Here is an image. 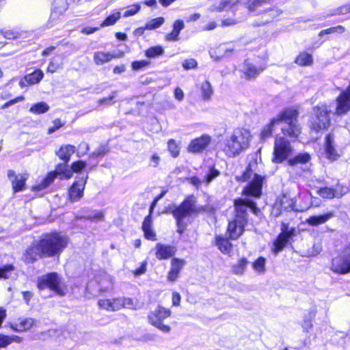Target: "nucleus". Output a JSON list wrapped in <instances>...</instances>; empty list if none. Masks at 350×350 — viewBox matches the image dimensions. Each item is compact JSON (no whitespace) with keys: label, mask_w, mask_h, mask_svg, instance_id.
<instances>
[{"label":"nucleus","mask_w":350,"mask_h":350,"mask_svg":"<svg viewBox=\"0 0 350 350\" xmlns=\"http://www.w3.org/2000/svg\"><path fill=\"white\" fill-rule=\"evenodd\" d=\"M53 126L51 127H49L48 129V133L52 134L55 131H56L59 128L62 127L64 126V123L62 122V121L59 119H55L53 121Z\"/></svg>","instance_id":"51"},{"label":"nucleus","mask_w":350,"mask_h":350,"mask_svg":"<svg viewBox=\"0 0 350 350\" xmlns=\"http://www.w3.org/2000/svg\"><path fill=\"white\" fill-rule=\"evenodd\" d=\"M144 232L145 238L151 240V241H155L157 239L156 238V234L152 230V228L143 230Z\"/></svg>","instance_id":"57"},{"label":"nucleus","mask_w":350,"mask_h":350,"mask_svg":"<svg viewBox=\"0 0 350 350\" xmlns=\"http://www.w3.org/2000/svg\"><path fill=\"white\" fill-rule=\"evenodd\" d=\"M325 150L326 157L331 161L337 160L341 154L336 148V142L332 133H329L325 137Z\"/></svg>","instance_id":"13"},{"label":"nucleus","mask_w":350,"mask_h":350,"mask_svg":"<svg viewBox=\"0 0 350 350\" xmlns=\"http://www.w3.org/2000/svg\"><path fill=\"white\" fill-rule=\"evenodd\" d=\"M107 152V150L105 147H100L92 152V156L99 157L105 155Z\"/></svg>","instance_id":"59"},{"label":"nucleus","mask_w":350,"mask_h":350,"mask_svg":"<svg viewBox=\"0 0 350 350\" xmlns=\"http://www.w3.org/2000/svg\"><path fill=\"white\" fill-rule=\"evenodd\" d=\"M312 62V56L306 52L301 53L295 60V63L301 66H310Z\"/></svg>","instance_id":"34"},{"label":"nucleus","mask_w":350,"mask_h":350,"mask_svg":"<svg viewBox=\"0 0 350 350\" xmlns=\"http://www.w3.org/2000/svg\"><path fill=\"white\" fill-rule=\"evenodd\" d=\"M67 163L64 162L57 165L55 172H50L40 184L33 186L32 189L35 191L44 189L53 183L57 176L62 180L70 179L72 177V170L68 167Z\"/></svg>","instance_id":"8"},{"label":"nucleus","mask_w":350,"mask_h":350,"mask_svg":"<svg viewBox=\"0 0 350 350\" xmlns=\"http://www.w3.org/2000/svg\"><path fill=\"white\" fill-rule=\"evenodd\" d=\"M160 161V157L157 154H154L150 158V165L153 167L158 166Z\"/></svg>","instance_id":"61"},{"label":"nucleus","mask_w":350,"mask_h":350,"mask_svg":"<svg viewBox=\"0 0 350 350\" xmlns=\"http://www.w3.org/2000/svg\"><path fill=\"white\" fill-rule=\"evenodd\" d=\"M152 228V219L150 214L146 216L142 223V230H148Z\"/></svg>","instance_id":"53"},{"label":"nucleus","mask_w":350,"mask_h":350,"mask_svg":"<svg viewBox=\"0 0 350 350\" xmlns=\"http://www.w3.org/2000/svg\"><path fill=\"white\" fill-rule=\"evenodd\" d=\"M23 338L20 336L12 335L6 336L0 334V347H6L12 342L21 343Z\"/></svg>","instance_id":"31"},{"label":"nucleus","mask_w":350,"mask_h":350,"mask_svg":"<svg viewBox=\"0 0 350 350\" xmlns=\"http://www.w3.org/2000/svg\"><path fill=\"white\" fill-rule=\"evenodd\" d=\"M239 21L235 20V19H233V18H225L224 20H222L221 21V25L223 27L224 26H230V25H234L235 24H237Z\"/></svg>","instance_id":"62"},{"label":"nucleus","mask_w":350,"mask_h":350,"mask_svg":"<svg viewBox=\"0 0 350 350\" xmlns=\"http://www.w3.org/2000/svg\"><path fill=\"white\" fill-rule=\"evenodd\" d=\"M282 232H285V236L288 239H291L293 237H294L295 235V229L292 228L290 230H288V226L284 224L282 226Z\"/></svg>","instance_id":"54"},{"label":"nucleus","mask_w":350,"mask_h":350,"mask_svg":"<svg viewBox=\"0 0 350 350\" xmlns=\"http://www.w3.org/2000/svg\"><path fill=\"white\" fill-rule=\"evenodd\" d=\"M115 56L109 53L96 52L94 55V61L96 64L101 65L111 61Z\"/></svg>","instance_id":"33"},{"label":"nucleus","mask_w":350,"mask_h":350,"mask_svg":"<svg viewBox=\"0 0 350 350\" xmlns=\"http://www.w3.org/2000/svg\"><path fill=\"white\" fill-rule=\"evenodd\" d=\"M146 265H147L146 262H143L142 264L141 265L140 267L137 269L135 271L134 274L135 275H140L144 273L146 271Z\"/></svg>","instance_id":"60"},{"label":"nucleus","mask_w":350,"mask_h":350,"mask_svg":"<svg viewBox=\"0 0 350 350\" xmlns=\"http://www.w3.org/2000/svg\"><path fill=\"white\" fill-rule=\"evenodd\" d=\"M164 53L163 49L160 46L150 47L146 51V56L149 58H154L156 57L163 55Z\"/></svg>","instance_id":"38"},{"label":"nucleus","mask_w":350,"mask_h":350,"mask_svg":"<svg viewBox=\"0 0 350 350\" xmlns=\"http://www.w3.org/2000/svg\"><path fill=\"white\" fill-rule=\"evenodd\" d=\"M49 109V106L44 102L38 103L31 106L29 111L35 114H42L47 112Z\"/></svg>","instance_id":"37"},{"label":"nucleus","mask_w":350,"mask_h":350,"mask_svg":"<svg viewBox=\"0 0 350 350\" xmlns=\"http://www.w3.org/2000/svg\"><path fill=\"white\" fill-rule=\"evenodd\" d=\"M34 324V321L31 318L19 319L17 321L10 323V327L15 332H25L30 329Z\"/></svg>","instance_id":"22"},{"label":"nucleus","mask_w":350,"mask_h":350,"mask_svg":"<svg viewBox=\"0 0 350 350\" xmlns=\"http://www.w3.org/2000/svg\"><path fill=\"white\" fill-rule=\"evenodd\" d=\"M120 18V12H118L111 14L102 23L101 26H109L116 23V22Z\"/></svg>","instance_id":"43"},{"label":"nucleus","mask_w":350,"mask_h":350,"mask_svg":"<svg viewBox=\"0 0 350 350\" xmlns=\"http://www.w3.org/2000/svg\"><path fill=\"white\" fill-rule=\"evenodd\" d=\"M233 52L232 49L226 47V46H219L215 49H211L209 51L210 56L215 61H219L225 57L230 56Z\"/></svg>","instance_id":"23"},{"label":"nucleus","mask_w":350,"mask_h":350,"mask_svg":"<svg viewBox=\"0 0 350 350\" xmlns=\"http://www.w3.org/2000/svg\"><path fill=\"white\" fill-rule=\"evenodd\" d=\"M333 212H328L321 215H312L309 217L306 222L312 226H317L326 223L328 220L334 217Z\"/></svg>","instance_id":"24"},{"label":"nucleus","mask_w":350,"mask_h":350,"mask_svg":"<svg viewBox=\"0 0 350 350\" xmlns=\"http://www.w3.org/2000/svg\"><path fill=\"white\" fill-rule=\"evenodd\" d=\"M80 219H86L90 221H103L104 219V215L102 212H96L86 216H81Z\"/></svg>","instance_id":"45"},{"label":"nucleus","mask_w":350,"mask_h":350,"mask_svg":"<svg viewBox=\"0 0 350 350\" xmlns=\"http://www.w3.org/2000/svg\"><path fill=\"white\" fill-rule=\"evenodd\" d=\"M86 166V163L83 161H78L77 162H74L71 165L70 170H72V174L73 172H79L81 170H83Z\"/></svg>","instance_id":"48"},{"label":"nucleus","mask_w":350,"mask_h":350,"mask_svg":"<svg viewBox=\"0 0 350 350\" xmlns=\"http://www.w3.org/2000/svg\"><path fill=\"white\" fill-rule=\"evenodd\" d=\"M248 208H250L255 214L260 211L254 202L244 200L234 201V218L229 221L227 229V233L230 239L237 240L243 234L245 226L247 223Z\"/></svg>","instance_id":"2"},{"label":"nucleus","mask_w":350,"mask_h":350,"mask_svg":"<svg viewBox=\"0 0 350 350\" xmlns=\"http://www.w3.org/2000/svg\"><path fill=\"white\" fill-rule=\"evenodd\" d=\"M184 92L180 88H176L174 91V97L176 99L181 101L184 98Z\"/></svg>","instance_id":"58"},{"label":"nucleus","mask_w":350,"mask_h":350,"mask_svg":"<svg viewBox=\"0 0 350 350\" xmlns=\"http://www.w3.org/2000/svg\"><path fill=\"white\" fill-rule=\"evenodd\" d=\"M297 113L293 109H286L273 118L270 123L266 125L262 130L260 138L266 140L272 135L274 127L280 123H284L282 127L284 134L288 135L292 137H297L301 133V129L297 124Z\"/></svg>","instance_id":"1"},{"label":"nucleus","mask_w":350,"mask_h":350,"mask_svg":"<svg viewBox=\"0 0 350 350\" xmlns=\"http://www.w3.org/2000/svg\"><path fill=\"white\" fill-rule=\"evenodd\" d=\"M252 164H249L246 170L240 176H236V180L239 182H245L250 180V183L245 187L243 193L245 195H250L256 198L260 196L262 193V186L263 177L254 173L252 168Z\"/></svg>","instance_id":"6"},{"label":"nucleus","mask_w":350,"mask_h":350,"mask_svg":"<svg viewBox=\"0 0 350 350\" xmlns=\"http://www.w3.org/2000/svg\"><path fill=\"white\" fill-rule=\"evenodd\" d=\"M185 27L184 22L181 20H177L173 25V30L170 33L165 36V39L168 41H176L178 40L180 31Z\"/></svg>","instance_id":"28"},{"label":"nucleus","mask_w":350,"mask_h":350,"mask_svg":"<svg viewBox=\"0 0 350 350\" xmlns=\"http://www.w3.org/2000/svg\"><path fill=\"white\" fill-rule=\"evenodd\" d=\"M247 258L243 257L240 258L237 263L232 265V271L235 275H243L248 265Z\"/></svg>","instance_id":"32"},{"label":"nucleus","mask_w":350,"mask_h":350,"mask_svg":"<svg viewBox=\"0 0 350 350\" xmlns=\"http://www.w3.org/2000/svg\"><path fill=\"white\" fill-rule=\"evenodd\" d=\"M336 33V27H330L327 29L321 31L319 36L320 37H322L323 36H324L325 34H331V33Z\"/></svg>","instance_id":"64"},{"label":"nucleus","mask_w":350,"mask_h":350,"mask_svg":"<svg viewBox=\"0 0 350 350\" xmlns=\"http://www.w3.org/2000/svg\"><path fill=\"white\" fill-rule=\"evenodd\" d=\"M350 12L349 6L347 4L343 5L339 8H338L334 13L332 14V15H336V14H345L347 13Z\"/></svg>","instance_id":"55"},{"label":"nucleus","mask_w":350,"mask_h":350,"mask_svg":"<svg viewBox=\"0 0 350 350\" xmlns=\"http://www.w3.org/2000/svg\"><path fill=\"white\" fill-rule=\"evenodd\" d=\"M88 178V176L81 178L75 181L70 187L69 189V197L72 202L78 201L82 198Z\"/></svg>","instance_id":"14"},{"label":"nucleus","mask_w":350,"mask_h":350,"mask_svg":"<svg viewBox=\"0 0 350 350\" xmlns=\"http://www.w3.org/2000/svg\"><path fill=\"white\" fill-rule=\"evenodd\" d=\"M219 174L220 172L219 170L211 167H209L207 174L204 177L202 180L200 179L197 176H192L189 180L191 185L198 189L203 183H205L206 185H208L213 179L219 175Z\"/></svg>","instance_id":"16"},{"label":"nucleus","mask_w":350,"mask_h":350,"mask_svg":"<svg viewBox=\"0 0 350 350\" xmlns=\"http://www.w3.org/2000/svg\"><path fill=\"white\" fill-rule=\"evenodd\" d=\"M8 176L12 183V189L14 192L23 190L27 178V174H16L14 171L9 170L8 172Z\"/></svg>","instance_id":"17"},{"label":"nucleus","mask_w":350,"mask_h":350,"mask_svg":"<svg viewBox=\"0 0 350 350\" xmlns=\"http://www.w3.org/2000/svg\"><path fill=\"white\" fill-rule=\"evenodd\" d=\"M98 304L100 308L108 311H116L122 308L120 298L100 299Z\"/></svg>","instance_id":"21"},{"label":"nucleus","mask_w":350,"mask_h":350,"mask_svg":"<svg viewBox=\"0 0 350 350\" xmlns=\"http://www.w3.org/2000/svg\"><path fill=\"white\" fill-rule=\"evenodd\" d=\"M318 194L323 198L331 199L335 197L336 190L330 187H323L318 190Z\"/></svg>","instance_id":"39"},{"label":"nucleus","mask_w":350,"mask_h":350,"mask_svg":"<svg viewBox=\"0 0 350 350\" xmlns=\"http://www.w3.org/2000/svg\"><path fill=\"white\" fill-rule=\"evenodd\" d=\"M14 267L11 265H5L0 268V278L8 279L12 277Z\"/></svg>","instance_id":"42"},{"label":"nucleus","mask_w":350,"mask_h":350,"mask_svg":"<svg viewBox=\"0 0 350 350\" xmlns=\"http://www.w3.org/2000/svg\"><path fill=\"white\" fill-rule=\"evenodd\" d=\"M165 21L163 17H158L154 19H152L146 25V28L148 30H153L155 29L160 26H161Z\"/></svg>","instance_id":"40"},{"label":"nucleus","mask_w":350,"mask_h":350,"mask_svg":"<svg viewBox=\"0 0 350 350\" xmlns=\"http://www.w3.org/2000/svg\"><path fill=\"white\" fill-rule=\"evenodd\" d=\"M75 152V147L74 146L67 144L60 147L59 150L56 152L59 159L62 160L65 163H68L70 159V157Z\"/></svg>","instance_id":"25"},{"label":"nucleus","mask_w":350,"mask_h":350,"mask_svg":"<svg viewBox=\"0 0 350 350\" xmlns=\"http://www.w3.org/2000/svg\"><path fill=\"white\" fill-rule=\"evenodd\" d=\"M155 255L159 260H165L172 257L176 251L175 247L170 245L157 243L155 246Z\"/></svg>","instance_id":"19"},{"label":"nucleus","mask_w":350,"mask_h":350,"mask_svg":"<svg viewBox=\"0 0 350 350\" xmlns=\"http://www.w3.org/2000/svg\"><path fill=\"white\" fill-rule=\"evenodd\" d=\"M250 137V133L247 130L235 129L230 138L226 142L224 152L230 157L239 154L247 147Z\"/></svg>","instance_id":"5"},{"label":"nucleus","mask_w":350,"mask_h":350,"mask_svg":"<svg viewBox=\"0 0 350 350\" xmlns=\"http://www.w3.org/2000/svg\"><path fill=\"white\" fill-rule=\"evenodd\" d=\"M264 68H256L252 63L245 61L243 67V71L247 79H254L258 76L262 70Z\"/></svg>","instance_id":"27"},{"label":"nucleus","mask_w":350,"mask_h":350,"mask_svg":"<svg viewBox=\"0 0 350 350\" xmlns=\"http://www.w3.org/2000/svg\"><path fill=\"white\" fill-rule=\"evenodd\" d=\"M293 148L290 142L284 137H276L274 144L273 161L282 163L291 154Z\"/></svg>","instance_id":"11"},{"label":"nucleus","mask_w":350,"mask_h":350,"mask_svg":"<svg viewBox=\"0 0 350 350\" xmlns=\"http://www.w3.org/2000/svg\"><path fill=\"white\" fill-rule=\"evenodd\" d=\"M201 98L204 101H208L213 95V89L211 83L205 81L200 85Z\"/></svg>","instance_id":"30"},{"label":"nucleus","mask_w":350,"mask_h":350,"mask_svg":"<svg viewBox=\"0 0 350 350\" xmlns=\"http://www.w3.org/2000/svg\"><path fill=\"white\" fill-rule=\"evenodd\" d=\"M116 92H113L112 94L109 96L99 99L98 100V104L99 105H109L110 103V102L116 97Z\"/></svg>","instance_id":"56"},{"label":"nucleus","mask_w":350,"mask_h":350,"mask_svg":"<svg viewBox=\"0 0 350 350\" xmlns=\"http://www.w3.org/2000/svg\"><path fill=\"white\" fill-rule=\"evenodd\" d=\"M215 245L218 249L225 254H230L232 250V245L226 238L219 235L215 236Z\"/></svg>","instance_id":"26"},{"label":"nucleus","mask_w":350,"mask_h":350,"mask_svg":"<svg viewBox=\"0 0 350 350\" xmlns=\"http://www.w3.org/2000/svg\"><path fill=\"white\" fill-rule=\"evenodd\" d=\"M44 74L42 70H37L33 72L25 77V80L29 85H33L39 83L43 78Z\"/></svg>","instance_id":"35"},{"label":"nucleus","mask_w":350,"mask_h":350,"mask_svg":"<svg viewBox=\"0 0 350 350\" xmlns=\"http://www.w3.org/2000/svg\"><path fill=\"white\" fill-rule=\"evenodd\" d=\"M180 295L178 293H173L172 294V303L174 306H179L180 302Z\"/></svg>","instance_id":"63"},{"label":"nucleus","mask_w":350,"mask_h":350,"mask_svg":"<svg viewBox=\"0 0 350 350\" xmlns=\"http://www.w3.org/2000/svg\"><path fill=\"white\" fill-rule=\"evenodd\" d=\"M170 315V310L158 306L154 310L150 312L148 318L151 325L164 333H169L171 330L170 326L165 325L163 321Z\"/></svg>","instance_id":"10"},{"label":"nucleus","mask_w":350,"mask_h":350,"mask_svg":"<svg viewBox=\"0 0 350 350\" xmlns=\"http://www.w3.org/2000/svg\"><path fill=\"white\" fill-rule=\"evenodd\" d=\"M266 259L263 257H259L252 264L254 269L258 273H264L265 271Z\"/></svg>","instance_id":"41"},{"label":"nucleus","mask_w":350,"mask_h":350,"mask_svg":"<svg viewBox=\"0 0 350 350\" xmlns=\"http://www.w3.org/2000/svg\"><path fill=\"white\" fill-rule=\"evenodd\" d=\"M215 211L214 207L210 204L202 206L196 205V198L194 196H189L176 208L173 211V216L178 220V223L181 221V219L191 215H197L200 213H213Z\"/></svg>","instance_id":"4"},{"label":"nucleus","mask_w":350,"mask_h":350,"mask_svg":"<svg viewBox=\"0 0 350 350\" xmlns=\"http://www.w3.org/2000/svg\"><path fill=\"white\" fill-rule=\"evenodd\" d=\"M185 265V260L176 258H173L171 261V269L167 274V280L171 282H174Z\"/></svg>","instance_id":"20"},{"label":"nucleus","mask_w":350,"mask_h":350,"mask_svg":"<svg viewBox=\"0 0 350 350\" xmlns=\"http://www.w3.org/2000/svg\"><path fill=\"white\" fill-rule=\"evenodd\" d=\"M198 66V63L194 59H189L185 60L183 63V66L185 70H189L192 68H196Z\"/></svg>","instance_id":"52"},{"label":"nucleus","mask_w":350,"mask_h":350,"mask_svg":"<svg viewBox=\"0 0 350 350\" xmlns=\"http://www.w3.org/2000/svg\"><path fill=\"white\" fill-rule=\"evenodd\" d=\"M329 113L325 105L314 107L310 118V129L315 132L327 129L330 124Z\"/></svg>","instance_id":"7"},{"label":"nucleus","mask_w":350,"mask_h":350,"mask_svg":"<svg viewBox=\"0 0 350 350\" xmlns=\"http://www.w3.org/2000/svg\"><path fill=\"white\" fill-rule=\"evenodd\" d=\"M38 241L42 256L49 258L59 256L66 247L68 239L59 233L53 232L43 234Z\"/></svg>","instance_id":"3"},{"label":"nucleus","mask_w":350,"mask_h":350,"mask_svg":"<svg viewBox=\"0 0 350 350\" xmlns=\"http://www.w3.org/2000/svg\"><path fill=\"white\" fill-rule=\"evenodd\" d=\"M168 150L171 153V155L176 158L179 155L180 149L176 144L175 140L170 139L167 143Z\"/></svg>","instance_id":"44"},{"label":"nucleus","mask_w":350,"mask_h":350,"mask_svg":"<svg viewBox=\"0 0 350 350\" xmlns=\"http://www.w3.org/2000/svg\"><path fill=\"white\" fill-rule=\"evenodd\" d=\"M24 260L26 263H33L38 258H44L42 256V250L40 248L38 241H33L29 246L24 253Z\"/></svg>","instance_id":"15"},{"label":"nucleus","mask_w":350,"mask_h":350,"mask_svg":"<svg viewBox=\"0 0 350 350\" xmlns=\"http://www.w3.org/2000/svg\"><path fill=\"white\" fill-rule=\"evenodd\" d=\"M150 62L147 60L136 61L132 63L131 67L134 70H139L148 66Z\"/></svg>","instance_id":"49"},{"label":"nucleus","mask_w":350,"mask_h":350,"mask_svg":"<svg viewBox=\"0 0 350 350\" xmlns=\"http://www.w3.org/2000/svg\"><path fill=\"white\" fill-rule=\"evenodd\" d=\"M268 0H250L247 3V8L250 11H254L257 8L267 2Z\"/></svg>","instance_id":"46"},{"label":"nucleus","mask_w":350,"mask_h":350,"mask_svg":"<svg viewBox=\"0 0 350 350\" xmlns=\"http://www.w3.org/2000/svg\"><path fill=\"white\" fill-rule=\"evenodd\" d=\"M310 159V155L308 153H299L293 158L288 159L287 163L290 166H296L308 163Z\"/></svg>","instance_id":"29"},{"label":"nucleus","mask_w":350,"mask_h":350,"mask_svg":"<svg viewBox=\"0 0 350 350\" xmlns=\"http://www.w3.org/2000/svg\"><path fill=\"white\" fill-rule=\"evenodd\" d=\"M141 6L139 4H135L132 5L130 8L126 10L123 14L124 17H129L135 14L140 10Z\"/></svg>","instance_id":"50"},{"label":"nucleus","mask_w":350,"mask_h":350,"mask_svg":"<svg viewBox=\"0 0 350 350\" xmlns=\"http://www.w3.org/2000/svg\"><path fill=\"white\" fill-rule=\"evenodd\" d=\"M122 308H126L129 309H135V305L133 303V300L129 297L120 298Z\"/></svg>","instance_id":"47"},{"label":"nucleus","mask_w":350,"mask_h":350,"mask_svg":"<svg viewBox=\"0 0 350 350\" xmlns=\"http://www.w3.org/2000/svg\"><path fill=\"white\" fill-rule=\"evenodd\" d=\"M332 270L341 274L350 272V244L340 256L333 259Z\"/></svg>","instance_id":"12"},{"label":"nucleus","mask_w":350,"mask_h":350,"mask_svg":"<svg viewBox=\"0 0 350 350\" xmlns=\"http://www.w3.org/2000/svg\"><path fill=\"white\" fill-rule=\"evenodd\" d=\"M38 288L39 289L49 288L57 295L64 296L66 294V288L62 286V280L56 273H50L43 275L38 278Z\"/></svg>","instance_id":"9"},{"label":"nucleus","mask_w":350,"mask_h":350,"mask_svg":"<svg viewBox=\"0 0 350 350\" xmlns=\"http://www.w3.org/2000/svg\"><path fill=\"white\" fill-rule=\"evenodd\" d=\"M288 241L289 239L285 236V232H281V233L278 235L277 239L274 242V252L275 253H278L282 251L286 246Z\"/></svg>","instance_id":"36"},{"label":"nucleus","mask_w":350,"mask_h":350,"mask_svg":"<svg viewBox=\"0 0 350 350\" xmlns=\"http://www.w3.org/2000/svg\"><path fill=\"white\" fill-rule=\"evenodd\" d=\"M211 138L208 135H202L192 140L188 146V150L192 153H198L203 151L210 144Z\"/></svg>","instance_id":"18"}]
</instances>
